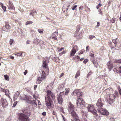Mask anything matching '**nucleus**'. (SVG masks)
Wrapping results in <instances>:
<instances>
[{
	"instance_id": "obj_1",
	"label": "nucleus",
	"mask_w": 121,
	"mask_h": 121,
	"mask_svg": "<svg viewBox=\"0 0 121 121\" xmlns=\"http://www.w3.org/2000/svg\"><path fill=\"white\" fill-rule=\"evenodd\" d=\"M47 96L45 97V104L47 106L51 105L52 100H54L55 95L52 91L49 90L47 92Z\"/></svg>"
},
{
	"instance_id": "obj_2",
	"label": "nucleus",
	"mask_w": 121,
	"mask_h": 121,
	"mask_svg": "<svg viewBox=\"0 0 121 121\" xmlns=\"http://www.w3.org/2000/svg\"><path fill=\"white\" fill-rule=\"evenodd\" d=\"M118 92L117 91H116L115 92L114 94H108L109 98H106V101L107 102L111 105L114 102V99L115 98L118 97Z\"/></svg>"
},
{
	"instance_id": "obj_3",
	"label": "nucleus",
	"mask_w": 121,
	"mask_h": 121,
	"mask_svg": "<svg viewBox=\"0 0 121 121\" xmlns=\"http://www.w3.org/2000/svg\"><path fill=\"white\" fill-rule=\"evenodd\" d=\"M86 107L88 112L92 113L93 114H96L97 112L95 109L94 107L92 105L87 104Z\"/></svg>"
},
{
	"instance_id": "obj_4",
	"label": "nucleus",
	"mask_w": 121,
	"mask_h": 121,
	"mask_svg": "<svg viewBox=\"0 0 121 121\" xmlns=\"http://www.w3.org/2000/svg\"><path fill=\"white\" fill-rule=\"evenodd\" d=\"M82 118L81 121L78 118H76V121H87V116L88 115V112L82 110L81 111Z\"/></svg>"
},
{
	"instance_id": "obj_5",
	"label": "nucleus",
	"mask_w": 121,
	"mask_h": 121,
	"mask_svg": "<svg viewBox=\"0 0 121 121\" xmlns=\"http://www.w3.org/2000/svg\"><path fill=\"white\" fill-rule=\"evenodd\" d=\"M76 103L78 107L81 108L84 106V101L82 98H79L77 100Z\"/></svg>"
},
{
	"instance_id": "obj_6",
	"label": "nucleus",
	"mask_w": 121,
	"mask_h": 121,
	"mask_svg": "<svg viewBox=\"0 0 121 121\" xmlns=\"http://www.w3.org/2000/svg\"><path fill=\"white\" fill-rule=\"evenodd\" d=\"M19 120L20 121H29L28 117L24 114L21 113L19 115Z\"/></svg>"
},
{
	"instance_id": "obj_7",
	"label": "nucleus",
	"mask_w": 121,
	"mask_h": 121,
	"mask_svg": "<svg viewBox=\"0 0 121 121\" xmlns=\"http://www.w3.org/2000/svg\"><path fill=\"white\" fill-rule=\"evenodd\" d=\"M98 110V112L101 114L107 116L109 114V112L104 108H99Z\"/></svg>"
},
{
	"instance_id": "obj_8",
	"label": "nucleus",
	"mask_w": 121,
	"mask_h": 121,
	"mask_svg": "<svg viewBox=\"0 0 121 121\" xmlns=\"http://www.w3.org/2000/svg\"><path fill=\"white\" fill-rule=\"evenodd\" d=\"M22 112L24 113L27 115L26 116H30L31 114V112L28 107L26 108H23L22 110Z\"/></svg>"
},
{
	"instance_id": "obj_9",
	"label": "nucleus",
	"mask_w": 121,
	"mask_h": 121,
	"mask_svg": "<svg viewBox=\"0 0 121 121\" xmlns=\"http://www.w3.org/2000/svg\"><path fill=\"white\" fill-rule=\"evenodd\" d=\"M64 92H61L60 93V94L58 95L57 97V100L58 103L60 104H62L63 101V99L62 98V95L63 94L64 95Z\"/></svg>"
},
{
	"instance_id": "obj_10",
	"label": "nucleus",
	"mask_w": 121,
	"mask_h": 121,
	"mask_svg": "<svg viewBox=\"0 0 121 121\" xmlns=\"http://www.w3.org/2000/svg\"><path fill=\"white\" fill-rule=\"evenodd\" d=\"M78 50V47L76 45H74L73 46V48L72 49L70 53V56H73L76 53V50Z\"/></svg>"
},
{
	"instance_id": "obj_11",
	"label": "nucleus",
	"mask_w": 121,
	"mask_h": 121,
	"mask_svg": "<svg viewBox=\"0 0 121 121\" xmlns=\"http://www.w3.org/2000/svg\"><path fill=\"white\" fill-rule=\"evenodd\" d=\"M45 73L44 71H43L41 74V77H39L37 78V81L38 82L41 81L42 80L46 78Z\"/></svg>"
},
{
	"instance_id": "obj_12",
	"label": "nucleus",
	"mask_w": 121,
	"mask_h": 121,
	"mask_svg": "<svg viewBox=\"0 0 121 121\" xmlns=\"http://www.w3.org/2000/svg\"><path fill=\"white\" fill-rule=\"evenodd\" d=\"M11 28V27L8 23H6L5 26L2 28V30L6 32H8Z\"/></svg>"
},
{
	"instance_id": "obj_13",
	"label": "nucleus",
	"mask_w": 121,
	"mask_h": 121,
	"mask_svg": "<svg viewBox=\"0 0 121 121\" xmlns=\"http://www.w3.org/2000/svg\"><path fill=\"white\" fill-rule=\"evenodd\" d=\"M1 104L3 108H5L8 105V103L6 99H4L3 98L1 99Z\"/></svg>"
},
{
	"instance_id": "obj_14",
	"label": "nucleus",
	"mask_w": 121,
	"mask_h": 121,
	"mask_svg": "<svg viewBox=\"0 0 121 121\" xmlns=\"http://www.w3.org/2000/svg\"><path fill=\"white\" fill-rule=\"evenodd\" d=\"M75 108L73 104H71L70 102L69 103L68 109L69 113L71 112L74 110Z\"/></svg>"
},
{
	"instance_id": "obj_15",
	"label": "nucleus",
	"mask_w": 121,
	"mask_h": 121,
	"mask_svg": "<svg viewBox=\"0 0 121 121\" xmlns=\"http://www.w3.org/2000/svg\"><path fill=\"white\" fill-rule=\"evenodd\" d=\"M113 70L116 72L119 73L120 74H121V66L120 65H117L116 68Z\"/></svg>"
},
{
	"instance_id": "obj_16",
	"label": "nucleus",
	"mask_w": 121,
	"mask_h": 121,
	"mask_svg": "<svg viewBox=\"0 0 121 121\" xmlns=\"http://www.w3.org/2000/svg\"><path fill=\"white\" fill-rule=\"evenodd\" d=\"M107 65L109 71H110L114 66V65L113 64L112 62L111 61L108 62L107 63Z\"/></svg>"
},
{
	"instance_id": "obj_17",
	"label": "nucleus",
	"mask_w": 121,
	"mask_h": 121,
	"mask_svg": "<svg viewBox=\"0 0 121 121\" xmlns=\"http://www.w3.org/2000/svg\"><path fill=\"white\" fill-rule=\"evenodd\" d=\"M96 105L99 108H100L103 106V104L101 99H99L98 100L96 104Z\"/></svg>"
},
{
	"instance_id": "obj_18",
	"label": "nucleus",
	"mask_w": 121,
	"mask_h": 121,
	"mask_svg": "<svg viewBox=\"0 0 121 121\" xmlns=\"http://www.w3.org/2000/svg\"><path fill=\"white\" fill-rule=\"evenodd\" d=\"M32 104L35 105L36 106L37 105H41V104L40 101L36 99L35 100H33L31 102Z\"/></svg>"
},
{
	"instance_id": "obj_19",
	"label": "nucleus",
	"mask_w": 121,
	"mask_h": 121,
	"mask_svg": "<svg viewBox=\"0 0 121 121\" xmlns=\"http://www.w3.org/2000/svg\"><path fill=\"white\" fill-rule=\"evenodd\" d=\"M70 114L75 119L77 118L78 117V115L76 113L74 110L70 112Z\"/></svg>"
},
{
	"instance_id": "obj_20",
	"label": "nucleus",
	"mask_w": 121,
	"mask_h": 121,
	"mask_svg": "<svg viewBox=\"0 0 121 121\" xmlns=\"http://www.w3.org/2000/svg\"><path fill=\"white\" fill-rule=\"evenodd\" d=\"M36 11L35 10H32L30 12V16H28V18H30L31 16L33 17L35 15H36Z\"/></svg>"
},
{
	"instance_id": "obj_21",
	"label": "nucleus",
	"mask_w": 121,
	"mask_h": 121,
	"mask_svg": "<svg viewBox=\"0 0 121 121\" xmlns=\"http://www.w3.org/2000/svg\"><path fill=\"white\" fill-rule=\"evenodd\" d=\"M20 99L28 101L29 100V97L26 96V95H23L22 96H21V97H20Z\"/></svg>"
},
{
	"instance_id": "obj_22",
	"label": "nucleus",
	"mask_w": 121,
	"mask_h": 121,
	"mask_svg": "<svg viewBox=\"0 0 121 121\" xmlns=\"http://www.w3.org/2000/svg\"><path fill=\"white\" fill-rule=\"evenodd\" d=\"M9 4L8 6V8L9 9H12L14 10L15 9V8L13 5L9 1Z\"/></svg>"
},
{
	"instance_id": "obj_23",
	"label": "nucleus",
	"mask_w": 121,
	"mask_h": 121,
	"mask_svg": "<svg viewBox=\"0 0 121 121\" xmlns=\"http://www.w3.org/2000/svg\"><path fill=\"white\" fill-rule=\"evenodd\" d=\"M47 65L46 61H44L43 64V67H44L48 71L49 70V69L47 67Z\"/></svg>"
},
{
	"instance_id": "obj_24",
	"label": "nucleus",
	"mask_w": 121,
	"mask_h": 121,
	"mask_svg": "<svg viewBox=\"0 0 121 121\" xmlns=\"http://www.w3.org/2000/svg\"><path fill=\"white\" fill-rule=\"evenodd\" d=\"M79 89H76L73 91V94H75V95H76L77 96L78 95L79 93Z\"/></svg>"
},
{
	"instance_id": "obj_25",
	"label": "nucleus",
	"mask_w": 121,
	"mask_h": 121,
	"mask_svg": "<svg viewBox=\"0 0 121 121\" xmlns=\"http://www.w3.org/2000/svg\"><path fill=\"white\" fill-rule=\"evenodd\" d=\"M58 35V33L57 32H54L52 34V37L55 36L56 37Z\"/></svg>"
},
{
	"instance_id": "obj_26",
	"label": "nucleus",
	"mask_w": 121,
	"mask_h": 121,
	"mask_svg": "<svg viewBox=\"0 0 121 121\" xmlns=\"http://www.w3.org/2000/svg\"><path fill=\"white\" fill-rule=\"evenodd\" d=\"M58 89L59 90H62L63 89H64V85H62L60 86H59L58 87Z\"/></svg>"
},
{
	"instance_id": "obj_27",
	"label": "nucleus",
	"mask_w": 121,
	"mask_h": 121,
	"mask_svg": "<svg viewBox=\"0 0 121 121\" xmlns=\"http://www.w3.org/2000/svg\"><path fill=\"white\" fill-rule=\"evenodd\" d=\"M80 72L79 71H78L77 72L76 74V75L75 76V78H77L80 75Z\"/></svg>"
},
{
	"instance_id": "obj_28",
	"label": "nucleus",
	"mask_w": 121,
	"mask_h": 121,
	"mask_svg": "<svg viewBox=\"0 0 121 121\" xmlns=\"http://www.w3.org/2000/svg\"><path fill=\"white\" fill-rule=\"evenodd\" d=\"M85 52L84 50L82 49L81 51H80L79 52V55H80L81 54H83Z\"/></svg>"
},
{
	"instance_id": "obj_29",
	"label": "nucleus",
	"mask_w": 121,
	"mask_h": 121,
	"mask_svg": "<svg viewBox=\"0 0 121 121\" xmlns=\"http://www.w3.org/2000/svg\"><path fill=\"white\" fill-rule=\"evenodd\" d=\"M1 5L4 11L5 12L6 11V7L5 6H3V4L1 3Z\"/></svg>"
},
{
	"instance_id": "obj_30",
	"label": "nucleus",
	"mask_w": 121,
	"mask_h": 121,
	"mask_svg": "<svg viewBox=\"0 0 121 121\" xmlns=\"http://www.w3.org/2000/svg\"><path fill=\"white\" fill-rule=\"evenodd\" d=\"M94 115H96L95 117L96 118V119H98V120H99H99L100 119V117L99 116H98V115L97 114H97H94Z\"/></svg>"
},
{
	"instance_id": "obj_31",
	"label": "nucleus",
	"mask_w": 121,
	"mask_h": 121,
	"mask_svg": "<svg viewBox=\"0 0 121 121\" xmlns=\"http://www.w3.org/2000/svg\"><path fill=\"white\" fill-rule=\"evenodd\" d=\"M110 22L112 23H114L115 22V18H112V20H110Z\"/></svg>"
},
{
	"instance_id": "obj_32",
	"label": "nucleus",
	"mask_w": 121,
	"mask_h": 121,
	"mask_svg": "<svg viewBox=\"0 0 121 121\" xmlns=\"http://www.w3.org/2000/svg\"><path fill=\"white\" fill-rule=\"evenodd\" d=\"M38 32L40 33H43V29H39L38 30Z\"/></svg>"
},
{
	"instance_id": "obj_33",
	"label": "nucleus",
	"mask_w": 121,
	"mask_h": 121,
	"mask_svg": "<svg viewBox=\"0 0 121 121\" xmlns=\"http://www.w3.org/2000/svg\"><path fill=\"white\" fill-rule=\"evenodd\" d=\"M32 22L31 21H27V22H26V25H27L28 24H31L32 23Z\"/></svg>"
},
{
	"instance_id": "obj_34",
	"label": "nucleus",
	"mask_w": 121,
	"mask_h": 121,
	"mask_svg": "<svg viewBox=\"0 0 121 121\" xmlns=\"http://www.w3.org/2000/svg\"><path fill=\"white\" fill-rule=\"evenodd\" d=\"M9 90L8 89H6V91L5 92V94L6 95H9Z\"/></svg>"
},
{
	"instance_id": "obj_35",
	"label": "nucleus",
	"mask_w": 121,
	"mask_h": 121,
	"mask_svg": "<svg viewBox=\"0 0 121 121\" xmlns=\"http://www.w3.org/2000/svg\"><path fill=\"white\" fill-rule=\"evenodd\" d=\"M4 77L5 80L8 81L9 79V78L8 77L7 75H4Z\"/></svg>"
},
{
	"instance_id": "obj_36",
	"label": "nucleus",
	"mask_w": 121,
	"mask_h": 121,
	"mask_svg": "<svg viewBox=\"0 0 121 121\" xmlns=\"http://www.w3.org/2000/svg\"><path fill=\"white\" fill-rule=\"evenodd\" d=\"M66 92L65 93V95H67L68 94L69 91V90L68 88H66L65 89Z\"/></svg>"
},
{
	"instance_id": "obj_37",
	"label": "nucleus",
	"mask_w": 121,
	"mask_h": 121,
	"mask_svg": "<svg viewBox=\"0 0 121 121\" xmlns=\"http://www.w3.org/2000/svg\"><path fill=\"white\" fill-rule=\"evenodd\" d=\"M114 63H121V60H116L114 61Z\"/></svg>"
},
{
	"instance_id": "obj_38",
	"label": "nucleus",
	"mask_w": 121,
	"mask_h": 121,
	"mask_svg": "<svg viewBox=\"0 0 121 121\" xmlns=\"http://www.w3.org/2000/svg\"><path fill=\"white\" fill-rule=\"evenodd\" d=\"M93 63L94 65V66L95 67L97 66V65H98V64L96 62L93 61Z\"/></svg>"
},
{
	"instance_id": "obj_39",
	"label": "nucleus",
	"mask_w": 121,
	"mask_h": 121,
	"mask_svg": "<svg viewBox=\"0 0 121 121\" xmlns=\"http://www.w3.org/2000/svg\"><path fill=\"white\" fill-rule=\"evenodd\" d=\"M117 38H116L115 39H113L112 40V41L116 45L117 43Z\"/></svg>"
},
{
	"instance_id": "obj_40",
	"label": "nucleus",
	"mask_w": 121,
	"mask_h": 121,
	"mask_svg": "<svg viewBox=\"0 0 121 121\" xmlns=\"http://www.w3.org/2000/svg\"><path fill=\"white\" fill-rule=\"evenodd\" d=\"M95 37V36L94 35H90L89 36V38L90 39H91Z\"/></svg>"
},
{
	"instance_id": "obj_41",
	"label": "nucleus",
	"mask_w": 121,
	"mask_h": 121,
	"mask_svg": "<svg viewBox=\"0 0 121 121\" xmlns=\"http://www.w3.org/2000/svg\"><path fill=\"white\" fill-rule=\"evenodd\" d=\"M10 45L12 44V43L13 42V40L12 39H11L10 40Z\"/></svg>"
},
{
	"instance_id": "obj_42",
	"label": "nucleus",
	"mask_w": 121,
	"mask_h": 121,
	"mask_svg": "<svg viewBox=\"0 0 121 121\" xmlns=\"http://www.w3.org/2000/svg\"><path fill=\"white\" fill-rule=\"evenodd\" d=\"M4 119V118L3 116L0 115V121H2Z\"/></svg>"
},
{
	"instance_id": "obj_43",
	"label": "nucleus",
	"mask_w": 121,
	"mask_h": 121,
	"mask_svg": "<svg viewBox=\"0 0 121 121\" xmlns=\"http://www.w3.org/2000/svg\"><path fill=\"white\" fill-rule=\"evenodd\" d=\"M88 61V60L87 59H85L83 61V62L85 64H86V63H87Z\"/></svg>"
},
{
	"instance_id": "obj_44",
	"label": "nucleus",
	"mask_w": 121,
	"mask_h": 121,
	"mask_svg": "<svg viewBox=\"0 0 121 121\" xmlns=\"http://www.w3.org/2000/svg\"><path fill=\"white\" fill-rule=\"evenodd\" d=\"M79 95H78V97H79L81 96H82V92H79Z\"/></svg>"
},
{
	"instance_id": "obj_45",
	"label": "nucleus",
	"mask_w": 121,
	"mask_h": 121,
	"mask_svg": "<svg viewBox=\"0 0 121 121\" xmlns=\"http://www.w3.org/2000/svg\"><path fill=\"white\" fill-rule=\"evenodd\" d=\"M15 55H17V56H22V54L21 53H19L16 54H15Z\"/></svg>"
},
{
	"instance_id": "obj_46",
	"label": "nucleus",
	"mask_w": 121,
	"mask_h": 121,
	"mask_svg": "<svg viewBox=\"0 0 121 121\" xmlns=\"http://www.w3.org/2000/svg\"><path fill=\"white\" fill-rule=\"evenodd\" d=\"M77 5H74L72 8V10H74L77 7Z\"/></svg>"
},
{
	"instance_id": "obj_47",
	"label": "nucleus",
	"mask_w": 121,
	"mask_h": 121,
	"mask_svg": "<svg viewBox=\"0 0 121 121\" xmlns=\"http://www.w3.org/2000/svg\"><path fill=\"white\" fill-rule=\"evenodd\" d=\"M17 101H16L13 104V107H15L17 104Z\"/></svg>"
},
{
	"instance_id": "obj_48",
	"label": "nucleus",
	"mask_w": 121,
	"mask_h": 121,
	"mask_svg": "<svg viewBox=\"0 0 121 121\" xmlns=\"http://www.w3.org/2000/svg\"><path fill=\"white\" fill-rule=\"evenodd\" d=\"M101 6V4L100 3L97 6H96V8L97 9H98Z\"/></svg>"
},
{
	"instance_id": "obj_49",
	"label": "nucleus",
	"mask_w": 121,
	"mask_h": 121,
	"mask_svg": "<svg viewBox=\"0 0 121 121\" xmlns=\"http://www.w3.org/2000/svg\"><path fill=\"white\" fill-rule=\"evenodd\" d=\"M110 120L111 121H114L115 120V118L114 117H111L110 119Z\"/></svg>"
},
{
	"instance_id": "obj_50",
	"label": "nucleus",
	"mask_w": 121,
	"mask_h": 121,
	"mask_svg": "<svg viewBox=\"0 0 121 121\" xmlns=\"http://www.w3.org/2000/svg\"><path fill=\"white\" fill-rule=\"evenodd\" d=\"M86 51L87 52L88 51H89V46H87L86 48Z\"/></svg>"
},
{
	"instance_id": "obj_51",
	"label": "nucleus",
	"mask_w": 121,
	"mask_h": 121,
	"mask_svg": "<svg viewBox=\"0 0 121 121\" xmlns=\"http://www.w3.org/2000/svg\"><path fill=\"white\" fill-rule=\"evenodd\" d=\"M89 55L91 56V57H93L94 56V54L90 52L89 53Z\"/></svg>"
},
{
	"instance_id": "obj_52",
	"label": "nucleus",
	"mask_w": 121,
	"mask_h": 121,
	"mask_svg": "<svg viewBox=\"0 0 121 121\" xmlns=\"http://www.w3.org/2000/svg\"><path fill=\"white\" fill-rule=\"evenodd\" d=\"M52 39H54L55 40H57V38L56 37L53 36H52Z\"/></svg>"
},
{
	"instance_id": "obj_53",
	"label": "nucleus",
	"mask_w": 121,
	"mask_h": 121,
	"mask_svg": "<svg viewBox=\"0 0 121 121\" xmlns=\"http://www.w3.org/2000/svg\"><path fill=\"white\" fill-rule=\"evenodd\" d=\"M83 8V6H80L79 8V10H81Z\"/></svg>"
},
{
	"instance_id": "obj_54",
	"label": "nucleus",
	"mask_w": 121,
	"mask_h": 121,
	"mask_svg": "<svg viewBox=\"0 0 121 121\" xmlns=\"http://www.w3.org/2000/svg\"><path fill=\"white\" fill-rule=\"evenodd\" d=\"M91 72H89L88 73V74L87 75V78L88 77H89V76L91 74Z\"/></svg>"
},
{
	"instance_id": "obj_55",
	"label": "nucleus",
	"mask_w": 121,
	"mask_h": 121,
	"mask_svg": "<svg viewBox=\"0 0 121 121\" xmlns=\"http://www.w3.org/2000/svg\"><path fill=\"white\" fill-rule=\"evenodd\" d=\"M46 113L45 112H43L42 113V115L45 116L46 115Z\"/></svg>"
},
{
	"instance_id": "obj_56",
	"label": "nucleus",
	"mask_w": 121,
	"mask_h": 121,
	"mask_svg": "<svg viewBox=\"0 0 121 121\" xmlns=\"http://www.w3.org/2000/svg\"><path fill=\"white\" fill-rule=\"evenodd\" d=\"M60 111L63 113H64V112L63 110V109L62 108H61L60 109Z\"/></svg>"
},
{
	"instance_id": "obj_57",
	"label": "nucleus",
	"mask_w": 121,
	"mask_h": 121,
	"mask_svg": "<svg viewBox=\"0 0 121 121\" xmlns=\"http://www.w3.org/2000/svg\"><path fill=\"white\" fill-rule=\"evenodd\" d=\"M65 52L64 51L63 52H61V53H60V55H61L65 53Z\"/></svg>"
},
{
	"instance_id": "obj_58",
	"label": "nucleus",
	"mask_w": 121,
	"mask_h": 121,
	"mask_svg": "<svg viewBox=\"0 0 121 121\" xmlns=\"http://www.w3.org/2000/svg\"><path fill=\"white\" fill-rule=\"evenodd\" d=\"M27 72V71L26 70L24 72V74L25 75H26Z\"/></svg>"
},
{
	"instance_id": "obj_59",
	"label": "nucleus",
	"mask_w": 121,
	"mask_h": 121,
	"mask_svg": "<svg viewBox=\"0 0 121 121\" xmlns=\"http://www.w3.org/2000/svg\"><path fill=\"white\" fill-rule=\"evenodd\" d=\"M30 41L29 40H27L26 42V43L27 44H29L30 43Z\"/></svg>"
},
{
	"instance_id": "obj_60",
	"label": "nucleus",
	"mask_w": 121,
	"mask_h": 121,
	"mask_svg": "<svg viewBox=\"0 0 121 121\" xmlns=\"http://www.w3.org/2000/svg\"><path fill=\"white\" fill-rule=\"evenodd\" d=\"M99 25H100L99 22H97V26L98 27L99 26Z\"/></svg>"
},
{
	"instance_id": "obj_61",
	"label": "nucleus",
	"mask_w": 121,
	"mask_h": 121,
	"mask_svg": "<svg viewBox=\"0 0 121 121\" xmlns=\"http://www.w3.org/2000/svg\"><path fill=\"white\" fill-rule=\"evenodd\" d=\"M64 49V48H61L60 49H59L58 50V52H60V51H62V49Z\"/></svg>"
},
{
	"instance_id": "obj_62",
	"label": "nucleus",
	"mask_w": 121,
	"mask_h": 121,
	"mask_svg": "<svg viewBox=\"0 0 121 121\" xmlns=\"http://www.w3.org/2000/svg\"><path fill=\"white\" fill-rule=\"evenodd\" d=\"M64 74L63 73H62L60 75V78L62 77Z\"/></svg>"
},
{
	"instance_id": "obj_63",
	"label": "nucleus",
	"mask_w": 121,
	"mask_h": 121,
	"mask_svg": "<svg viewBox=\"0 0 121 121\" xmlns=\"http://www.w3.org/2000/svg\"><path fill=\"white\" fill-rule=\"evenodd\" d=\"M33 97L34 98H35V99H36L37 98V97L35 95H33Z\"/></svg>"
},
{
	"instance_id": "obj_64",
	"label": "nucleus",
	"mask_w": 121,
	"mask_h": 121,
	"mask_svg": "<svg viewBox=\"0 0 121 121\" xmlns=\"http://www.w3.org/2000/svg\"><path fill=\"white\" fill-rule=\"evenodd\" d=\"M2 89L3 91L5 92L6 90V89Z\"/></svg>"
}]
</instances>
